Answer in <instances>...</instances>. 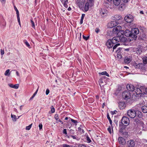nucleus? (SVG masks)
Segmentation results:
<instances>
[{"label":"nucleus","mask_w":147,"mask_h":147,"mask_svg":"<svg viewBox=\"0 0 147 147\" xmlns=\"http://www.w3.org/2000/svg\"><path fill=\"white\" fill-rule=\"evenodd\" d=\"M86 138L87 142L88 143H90L92 141L89 137L88 136H86Z\"/></svg>","instance_id":"nucleus-54"},{"label":"nucleus","mask_w":147,"mask_h":147,"mask_svg":"<svg viewBox=\"0 0 147 147\" xmlns=\"http://www.w3.org/2000/svg\"><path fill=\"white\" fill-rule=\"evenodd\" d=\"M61 2L63 4V6L66 8L68 7L67 3H68V0H60Z\"/></svg>","instance_id":"nucleus-29"},{"label":"nucleus","mask_w":147,"mask_h":147,"mask_svg":"<svg viewBox=\"0 0 147 147\" xmlns=\"http://www.w3.org/2000/svg\"><path fill=\"white\" fill-rule=\"evenodd\" d=\"M107 130L109 131V133H110V134H111L112 132L110 126H109V127L108 128Z\"/></svg>","instance_id":"nucleus-62"},{"label":"nucleus","mask_w":147,"mask_h":147,"mask_svg":"<svg viewBox=\"0 0 147 147\" xmlns=\"http://www.w3.org/2000/svg\"><path fill=\"white\" fill-rule=\"evenodd\" d=\"M142 59L143 60V63L145 65L147 63V56H145L142 58Z\"/></svg>","instance_id":"nucleus-38"},{"label":"nucleus","mask_w":147,"mask_h":147,"mask_svg":"<svg viewBox=\"0 0 147 147\" xmlns=\"http://www.w3.org/2000/svg\"><path fill=\"white\" fill-rule=\"evenodd\" d=\"M85 0H77V4L79 7L82 10H84Z\"/></svg>","instance_id":"nucleus-6"},{"label":"nucleus","mask_w":147,"mask_h":147,"mask_svg":"<svg viewBox=\"0 0 147 147\" xmlns=\"http://www.w3.org/2000/svg\"><path fill=\"white\" fill-rule=\"evenodd\" d=\"M122 96L125 100H127L131 98V94L129 91L125 90L123 92Z\"/></svg>","instance_id":"nucleus-4"},{"label":"nucleus","mask_w":147,"mask_h":147,"mask_svg":"<svg viewBox=\"0 0 147 147\" xmlns=\"http://www.w3.org/2000/svg\"><path fill=\"white\" fill-rule=\"evenodd\" d=\"M71 121L74 123L75 125H77V123H78V121L77 120H75L73 119H71Z\"/></svg>","instance_id":"nucleus-51"},{"label":"nucleus","mask_w":147,"mask_h":147,"mask_svg":"<svg viewBox=\"0 0 147 147\" xmlns=\"http://www.w3.org/2000/svg\"><path fill=\"white\" fill-rule=\"evenodd\" d=\"M109 80V78H107L105 76H103L99 80L98 82L99 83V85L101 87V85L100 83H103L104 82H105L106 84L107 83V82Z\"/></svg>","instance_id":"nucleus-10"},{"label":"nucleus","mask_w":147,"mask_h":147,"mask_svg":"<svg viewBox=\"0 0 147 147\" xmlns=\"http://www.w3.org/2000/svg\"><path fill=\"white\" fill-rule=\"evenodd\" d=\"M8 85L10 87L16 89H18L19 86V84H16L15 85H13L12 84H9Z\"/></svg>","instance_id":"nucleus-25"},{"label":"nucleus","mask_w":147,"mask_h":147,"mask_svg":"<svg viewBox=\"0 0 147 147\" xmlns=\"http://www.w3.org/2000/svg\"><path fill=\"white\" fill-rule=\"evenodd\" d=\"M136 116L140 118L143 117V114L142 113L138 110H136Z\"/></svg>","instance_id":"nucleus-21"},{"label":"nucleus","mask_w":147,"mask_h":147,"mask_svg":"<svg viewBox=\"0 0 147 147\" xmlns=\"http://www.w3.org/2000/svg\"><path fill=\"white\" fill-rule=\"evenodd\" d=\"M122 90V87L121 86H119L118 87V88L116 90V92L117 93H119Z\"/></svg>","instance_id":"nucleus-44"},{"label":"nucleus","mask_w":147,"mask_h":147,"mask_svg":"<svg viewBox=\"0 0 147 147\" xmlns=\"http://www.w3.org/2000/svg\"><path fill=\"white\" fill-rule=\"evenodd\" d=\"M110 39H111V41L113 45L117 43V42H116V41H115L114 39L113 38H111Z\"/></svg>","instance_id":"nucleus-55"},{"label":"nucleus","mask_w":147,"mask_h":147,"mask_svg":"<svg viewBox=\"0 0 147 147\" xmlns=\"http://www.w3.org/2000/svg\"><path fill=\"white\" fill-rule=\"evenodd\" d=\"M134 66L136 69H140L141 71H145L146 68L145 67V65L143 63H138L137 64L134 62L133 63Z\"/></svg>","instance_id":"nucleus-3"},{"label":"nucleus","mask_w":147,"mask_h":147,"mask_svg":"<svg viewBox=\"0 0 147 147\" xmlns=\"http://www.w3.org/2000/svg\"><path fill=\"white\" fill-rule=\"evenodd\" d=\"M78 131H79L81 134H82L84 133V131L83 129H82L80 127H78Z\"/></svg>","instance_id":"nucleus-45"},{"label":"nucleus","mask_w":147,"mask_h":147,"mask_svg":"<svg viewBox=\"0 0 147 147\" xmlns=\"http://www.w3.org/2000/svg\"><path fill=\"white\" fill-rule=\"evenodd\" d=\"M141 109L144 113H147V103L146 105H144L142 107Z\"/></svg>","instance_id":"nucleus-26"},{"label":"nucleus","mask_w":147,"mask_h":147,"mask_svg":"<svg viewBox=\"0 0 147 147\" xmlns=\"http://www.w3.org/2000/svg\"><path fill=\"white\" fill-rule=\"evenodd\" d=\"M118 36H119V40H120L121 42H127V39L126 37H124L125 36L124 35L123 33L119 35Z\"/></svg>","instance_id":"nucleus-13"},{"label":"nucleus","mask_w":147,"mask_h":147,"mask_svg":"<svg viewBox=\"0 0 147 147\" xmlns=\"http://www.w3.org/2000/svg\"><path fill=\"white\" fill-rule=\"evenodd\" d=\"M98 74L100 75H105L107 77L109 76V74L106 71H104L102 72H100Z\"/></svg>","instance_id":"nucleus-36"},{"label":"nucleus","mask_w":147,"mask_h":147,"mask_svg":"<svg viewBox=\"0 0 147 147\" xmlns=\"http://www.w3.org/2000/svg\"><path fill=\"white\" fill-rule=\"evenodd\" d=\"M114 18H115L114 20L115 21H117L120 20L122 18V17L121 16L116 15Z\"/></svg>","instance_id":"nucleus-35"},{"label":"nucleus","mask_w":147,"mask_h":147,"mask_svg":"<svg viewBox=\"0 0 147 147\" xmlns=\"http://www.w3.org/2000/svg\"><path fill=\"white\" fill-rule=\"evenodd\" d=\"M0 24L3 26H5L6 25L5 22V20L2 16H0Z\"/></svg>","instance_id":"nucleus-24"},{"label":"nucleus","mask_w":147,"mask_h":147,"mask_svg":"<svg viewBox=\"0 0 147 147\" xmlns=\"http://www.w3.org/2000/svg\"><path fill=\"white\" fill-rule=\"evenodd\" d=\"M89 102L92 103L94 102V100L92 98H90L88 99Z\"/></svg>","instance_id":"nucleus-59"},{"label":"nucleus","mask_w":147,"mask_h":147,"mask_svg":"<svg viewBox=\"0 0 147 147\" xmlns=\"http://www.w3.org/2000/svg\"><path fill=\"white\" fill-rule=\"evenodd\" d=\"M136 110L130 109L127 111V115L131 118H134L136 116Z\"/></svg>","instance_id":"nucleus-8"},{"label":"nucleus","mask_w":147,"mask_h":147,"mask_svg":"<svg viewBox=\"0 0 147 147\" xmlns=\"http://www.w3.org/2000/svg\"><path fill=\"white\" fill-rule=\"evenodd\" d=\"M100 13V14L103 15H105V16H106V15H105V14H107V10L105 9L104 8L102 9H101Z\"/></svg>","instance_id":"nucleus-32"},{"label":"nucleus","mask_w":147,"mask_h":147,"mask_svg":"<svg viewBox=\"0 0 147 147\" xmlns=\"http://www.w3.org/2000/svg\"><path fill=\"white\" fill-rule=\"evenodd\" d=\"M128 88L129 89H128L129 92H132L135 90V87L134 86L131 84H128L127 85V89Z\"/></svg>","instance_id":"nucleus-18"},{"label":"nucleus","mask_w":147,"mask_h":147,"mask_svg":"<svg viewBox=\"0 0 147 147\" xmlns=\"http://www.w3.org/2000/svg\"><path fill=\"white\" fill-rule=\"evenodd\" d=\"M54 118L56 120L58 121L59 119L58 115L57 114H55L54 116Z\"/></svg>","instance_id":"nucleus-57"},{"label":"nucleus","mask_w":147,"mask_h":147,"mask_svg":"<svg viewBox=\"0 0 147 147\" xmlns=\"http://www.w3.org/2000/svg\"><path fill=\"white\" fill-rule=\"evenodd\" d=\"M134 121L135 122L136 125H139L142 127L143 128L145 127V125L142 121L139 120L138 118H136L134 119Z\"/></svg>","instance_id":"nucleus-7"},{"label":"nucleus","mask_w":147,"mask_h":147,"mask_svg":"<svg viewBox=\"0 0 147 147\" xmlns=\"http://www.w3.org/2000/svg\"><path fill=\"white\" fill-rule=\"evenodd\" d=\"M63 147H71L69 145L64 144H63Z\"/></svg>","instance_id":"nucleus-64"},{"label":"nucleus","mask_w":147,"mask_h":147,"mask_svg":"<svg viewBox=\"0 0 147 147\" xmlns=\"http://www.w3.org/2000/svg\"><path fill=\"white\" fill-rule=\"evenodd\" d=\"M121 0H113L114 4L116 6L119 5L121 2Z\"/></svg>","instance_id":"nucleus-31"},{"label":"nucleus","mask_w":147,"mask_h":147,"mask_svg":"<svg viewBox=\"0 0 147 147\" xmlns=\"http://www.w3.org/2000/svg\"><path fill=\"white\" fill-rule=\"evenodd\" d=\"M51 110L49 112V113H53L55 112V109L53 106H51Z\"/></svg>","instance_id":"nucleus-41"},{"label":"nucleus","mask_w":147,"mask_h":147,"mask_svg":"<svg viewBox=\"0 0 147 147\" xmlns=\"http://www.w3.org/2000/svg\"><path fill=\"white\" fill-rule=\"evenodd\" d=\"M127 144L128 147H134L135 142L134 140H131L127 141Z\"/></svg>","instance_id":"nucleus-15"},{"label":"nucleus","mask_w":147,"mask_h":147,"mask_svg":"<svg viewBox=\"0 0 147 147\" xmlns=\"http://www.w3.org/2000/svg\"><path fill=\"white\" fill-rule=\"evenodd\" d=\"M134 16L131 14L127 15L124 18V20L128 23L131 24L134 20Z\"/></svg>","instance_id":"nucleus-5"},{"label":"nucleus","mask_w":147,"mask_h":147,"mask_svg":"<svg viewBox=\"0 0 147 147\" xmlns=\"http://www.w3.org/2000/svg\"><path fill=\"white\" fill-rule=\"evenodd\" d=\"M119 107L120 109H123L125 107V102L123 101H121L119 102Z\"/></svg>","instance_id":"nucleus-19"},{"label":"nucleus","mask_w":147,"mask_h":147,"mask_svg":"<svg viewBox=\"0 0 147 147\" xmlns=\"http://www.w3.org/2000/svg\"><path fill=\"white\" fill-rule=\"evenodd\" d=\"M120 45V44L119 43H116L113 47V51L114 50L116 49V48L119 46Z\"/></svg>","instance_id":"nucleus-48"},{"label":"nucleus","mask_w":147,"mask_h":147,"mask_svg":"<svg viewBox=\"0 0 147 147\" xmlns=\"http://www.w3.org/2000/svg\"><path fill=\"white\" fill-rule=\"evenodd\" d=\"M68 130L69 131L70 134H74V130L72 129H71L70 130L68 129Z\"/></svg>","instance_id":"nucleus-60"},{"label":"nucleus","mask_w":147,"mask_h":147,"mask_svg":"<svg viewBox=\"0 0 147 147\" xmlns=\"http://www.w3.org/2000/svg\"><path fill=\"white\" fill-rule=\"evenodd\" d=\"M135 90L137 95L138 96V95H140L142 92L140 88H136V89Z\"/></svg>","instance_id":"nucleus-34"},{"label":"nucleus","mask_w":147,"mask_h":147,"mask_svg":"<svg viewBox=\"0 0 147 147\" xmlns=\"http://www.w3.org/2000/svg\"><path fill=\"white\" fill-rule=\"evenodd\" d=\"M123 48L119 47L118 48V49L116 51V53H117V57L119 59H120L122 58V52L123 51L122 50Z\"/></svg>","instance_id":"nucleus-12"},{"label":"nucleus","mask_w":147,"mask_h":147,"mask_svg":"<svg viewBox=\"0 0 147 147\" xmlns=\"http://www.w3.org/2000/svg\"><path fill=\"white\" fill-rule=\"evenodd\" d=\"M13 5L14 6V9L16 11V14H17V16L18 17L19 16V11H18V9L17 8V7H16V6L14 5V3L13 4Z\"/></svg>","instance_id":"nucleus-40"},{"label":"nucleus","mask_w":147,"mask_h":147,"mask_svg":"<svg viewBox=\"0 0 147 147\" xmlns=\"http://www.w3.org/2000/svg\"><path fill=\"white\" fill-rule=\"evenodd\" d=\"M131 31L132 32L131 34H133L134 35H136L138 34L139 32V29L137 28H131Z\"/></svg>","instance_id":"nucleus-17"},{"label":"nucleus","mask_w":147,"mask_h":147,"mask_svg":"<svg viewBox=\"0 0 147 147\" xmlns=\"http://www.w3.org/2000/svg\"><path fill=\"white\" fill-rule=\"evenodd\" d=\"M106 45L107 46L108 48L110 49L113 46L111 41V39H109L106 43Z\"/></svg>","instance_id":"nucleus-16"},{"label":"nucleus","mask_w":147,"mask_h":147,"mask_svg":"<svg viewBox=\"0 0 147 147\" xmlns=\"http://www.w3.org/2000/svg\"><path fill=\"white\" fill-rule=\"evenodd\" d=\"M107 119H108L109 121V123H110V124L111 125V127H112V131H113V126H112V120H111L110 116H109V114L108 113H107Z\"/></svg>","instance_id":"nucleus-27"},{"label":"nucleus","mask_w":147,"mask_h":147,"mask_svg":"<svg viewBox=\"0 0 147 147\" xmlns=\"http://www.w3.org/2000/svg\"><path fill=\"white\" fill-rule=\"evenodd\" d=\"M78 146V147H86V145L84 144H79Z\"/></svg>","instance_id":"nucleus-63"},{"label":"nucleus","mask_w":147,"mask_h":147,"mask_svg":"<svg viewBox=\"0 0 147 147\" xmlns=\"http://www.w3.org/2000/svg\"><path fill=\"white\" fill-rule=\"evenodd\" d=\"M123 34L125 36L127 37H130L131 38H133L134 40H136L137 37V36L131 34V32L132 33V32L131 31V30L130 31L129 30L127 29L124 31L123 30Z\"/></svg>","instance_id":"nucleus-2"},{"label":"nucleus","mask_w":147,"mask_h":147,"mask_svg":"<svg viewBox=\"0 0 147 147\" xmlns=\"http://www.w3.org/2000/svg\"><path fill=\"white\" fill-rule=\"evenodd\" d=\"M24 42L25 43L26 46H27L28 48H30V45L28 41L26 40H24Z\"/></svg>","instance_id":"nucleus-50"},{"label":"nucleus","mask_w":147,"mask_h":147,"mask_svg":"<svg viewBox=\"0 0 147 147\" xmlns=\"http://www.w3.org/2000/svg\"><path fill=\"white\" fill-rule=\"evenodd\" d=\"M143 49L144 47L142 46L141 45H138L137 46V48L136 49L137 53L139 55L141 54L142 52L143 51Z\"/></svg>","instance_id":"nucleus-14"},{"label":"nucleus","mask_w":147,"mask_h":147,"mask_svg":"<svg viewBox=\"0 0 147 147\" xmlns=\"http://www.w3.org/2000/svg\"><path fill=\"white\" fill-rule=\"evenodd\" d=\"M117 112V111L116 110H115L113 111H110L111 114L112 115H114L115 114H116Z\"/></svg>","instance_id":"nucleus-58"},{"label":"nucleus","mask_w":147,"mask_h":147,"mask_svg":"<svg viewBox=\"0 0 147 147\" xmlns=\"http://www.w3.org/2000/svg\"><path fill=\"white\" fill-rule=\"evenodd\" d=\"M32 125V123H31V124H30L29 125L27 126L26 127V129L27 130H30L31 128Z\"/></svg>","instance_id":"nucleus-53"},{"label":"nucleus","mask_w":147,"mask_h":147,"mask_svg":"<svg viewBox=\"0 0 147 147\" xmlns=\"http://www.w3.org/2000/svg\"><path fill=\"white\" fill-rule=\"evenodd\" d=\"M132 98L133 100H137L138 99H139V95H138V96L136 95V94H134L132 95Z\"/></svg>","instance_id":"nucleus-33"},{"label":"nucleus","mask_w":147,"mask_h":147,"mask_svg":"<svg viewBox=\"0 0 147 147\" xmlns=\"http://www.w3.org/2000/svg\"><path fill=\"white\" fill-rule=\"evenodd\" d=\"M30 21L31 23V25L33 28H35V24L34 22L32 20H30Z\"/></svg>","instance_id":"nucleus-52"},{"label":"nucleus","mask_w":147,"mask_h":147,"mask_svg":"<svg viewBox=\"0 0 147 147\" xmlns=\"http://www.w3.org/2000/svg\"><path fill=\"white\" fill-rule=\"evenodd\" d=\"M140 97H146L147 96V94L146 92H142L140 94Z\"/></svg>","instance_id":"nucleus-39"},{"label":"nucleus","mask_w":147,"mask_h":147,"mask_svg":"<svg viewBox=\"0 0 147 147\" xmlns=\"http://www.w3.org/2000/svg\"><path fill=\"white\" fill-rule=\"evenodd\" d=\"M129 118L126 116H123L121 120L119 121V122H122L123 124H127V125H128L129 124Z\"/></svg>","instance_id":"nucleus-9"},{"label":"nucleus","mask_w":147,"mask_h":147,"mask_svg":"<svg viewBox=\"0 0 147 147\" xmlns=\"http://www.w3.org/2000/svg\"><path fill=\"white\" fill-rule=\"evenodd\" d=\"M118 140L120 144L124 145L126 143L125 140L123 137H120L118 138Z\"/></svg>","instance_id":"nucleus-20"},{"label":"nucleus","mask_w":147,"mask_h":147,"mask_svg":"<svg viewBox=\"0 0 147 147\" xmlns=\"http://www.w3.org/2000/svg\"><path fill=\"white\" fill-rule=\"evenodd\" d=\"M83 38L84 40H87L89 38V36H84V35H83Z\"/></svg>","instance_id":"nucleus-56"},{"label":"nucleus","mask_w":147,"mask_h":147,"mask_svg":"<svg viewBox=\"0 0 147 147\" xmlns=\"http://www.w3.org/2000/svg\"><path fill=\"white\" fill-rule=\"evenodd\" d=\"M89 3L88 2H86L85 4V6L84 7V9L85 11L86 12L89 9Z\"/></svg>","instance_id":"nucleus-28"},{"label":"nucleus","mask_w":147,"mask_h":147,"mask_svg":"<svg viewBox=\"0 0 147 147\" xmlns=\"http://www.w3.org/2000/svg\"><path fill=\"white\" fill-rule=\"evenodd\" d=\"M121 122H119V132L122 135L127 136L128 133L125 131L127 125H124Z\"/></svg>","instance_id":"nucleus-1"},{"label":"nucleus","mask_w":147,"mask_h":147,"mask_svg":"<svg viewBox=\"0 0 147 147\" xmlns=\"http://www.w3.org/2000/svg\"><path fill=\"white\" fill-rule=\"evenodd\" d=\"M119 24V23L117 21H111L110 23H108V27L110 28H112L117 26Z\"/></svg>","instance_id":"nucleus-11"},{"label":"nucleus","mask_w":147,"mask_h":147,"mask_svg":"<svg viewBox=\"0 0 147 147\" xmlns=\"http://www.w3.org/2000/svg\"><path fill=\"white\" fill-rule=\"evenodd\" d=\"M63 134H65V136L67 137L68 138H69V135H68L67 133L66 129H63Z\"/></svg>","instance_id":"nucleus-37"},{"label":"nucleus","mask_w":147,"mask_h":147,"mask_svg":"<svg viewBox=\"0 0 147 147\" xmlns=\"http://www.w3.org/2000/svg\"><path fill=\"white\" fill-rule=\"evenodd\" d=\"M69 136L70 137H71L73 139H76L77 140H79L80 139L78 137H77L76 135L75 136H73V135H70L69 134Z\"/></svg>","instance_id":"nucleus-49"},{"label":"nucleus","mask_w":147,"mask_h":147,"mask_svg":"<svg viewBox=\"0 0 147 147\" xmlns=\"http://www.w3.org/2000/svg\"><path fill=\"white\" fill-rule=\"evenodd\" d=\"M119 36H117L116 37H113V38L114 39L115 41H116V42H117V43L118 42H119V41H120V40H119Z\"/></svg>","instance_id":"nucleus-42"},{"label":"nucleus","mask_w":147,"mask_h":147,"mask_svg":"<svg viewBox=\"0 0 147 147\" xmlns=\"http://www.w3.org/2000/svg\"><path fill=\"white\" fill-rule=\"evenodd\" d=\"M132 60V59L129 58L127 56H125L124 58V62L126 64H128Z\"/></svg>","instance_id":"nucleus-23"},{"label":"nucleus","mask_w":147,"mask_h":147,"mask_svg":"<svg viewBox=\"0 0 147 147\" xmlns=\"http://www.w3.org/2000/svg\"><path fill=\"white\" fill-rule=\"evenodd\" d=\"M125 4L123 3H122L120 5H119L118 9L119 10L122 11L125 9Z\"/></svg>","instance_id":"nucleus-30"},{"label":"nucleus","mask_w":147,"mask_h":147,"mask_svg":"<svg viewBox=\"0 0 147 147\" xmlns=\"http://www.w3.org/2000/svg\"><path fill=\"white\" fill-rule=\"evenodd\" d=\"M10 70L9 69H7L5 73V75L6 76H9L10 75V72H9Z\"/></svg>","instance_id":"nucleus-46"},{"label":"nucleus","mask_w":147,"mask_h":147,"mask_svg":"<svg viewBox=\"0 0 147 147\" xmlns=\"http://www.w3.org/2000/svg\"><path fill=\"white\" fill-rule=\"evenodd\" d=\"M118 30L117 28L116 27L114 28L113 29V34H117V32H118Z\"/></svg>","instance_id":"nucleus-47"},{"label":"nucleus","mask_w":147,"mask_h":147,"mask_svg":"<svg viewBox=\"0 0 147 147\" xmlns=\"http://www.w3.org/2000/svg\"><path fill=\"white\" fill-rule=\"evenodd\" d=\"M116 28L117 29L118 31V32H117V36H119V35L121 34L122 33H123V30H121V26H118L116 27Z\"/></svg>","instance_id":"nucleus-22"},{"label":"nucleus","mask_w":147,"mask_h":147,"mask_svg":"<svg viewBox=\"0 0 147 147\" xmlns=\"http://www.w3.org/2000/svg\"><path fill=\"white\" fill-rule=\"evenodd\" d=\"M11 117L12 119V120L14 121H16L17 118L16 116L15 115H13L12 114H11Z\"/></svg>","instance_id":"nucleus-43"},{"label":"nucleus","mask_w":147,"mask_h":147,"mask_svg":"<svg viewBox=\"0 0 147 147\" xmlns=\"http://www.w3.org/2000/svg\"><path fill=\"white\" fill-rule=\"evenodd\" d=\"M71 118L69 117H66L65 119V120L67 121L68 122H70V121H71Z\"/></svg>","instance_id":"nucleus-61"}]
</instances>
